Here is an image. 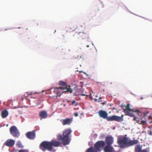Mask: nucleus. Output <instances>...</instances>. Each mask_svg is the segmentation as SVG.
Segmentation results:
<instances>
[{"label":"nucleus","instance_id":"nucleus-1","mask_svg":"<svg viewBox=\"0 0 152 152\" xmlns=\"http://www.w3.org/2000/svg\"><path fill=\"white\" fill-rule=\"evenodd\" d=\"M138 142V141L137 140H130L126 134L120 135L118 137L117 143L121 148H125L137 144Z\"/></svg>","mask_w":152,"mask_h":152},{"label":"nucleus","instance_id":"nucleus-2","mask_svg":"<svg viewBox=\"0 0 152 152\" xmlns=\"http://www.w3.org/2000/svg\"><path fill=\"white\" fill-rule=\"evenodd\" d=\"M72 132V131L70 128L65 129L63 132V137L60 134L58 135V140H62L64 145L68 144L70 142L69 139V135Z\"/></svg>","mask_w":152,"mask_h":152},{"label":"nucleus","instance_id":"nucleus-3","mask_svg":"<svg viewBox=\"0 0 152 152\" xmlns=\"http://www.w3.org/2000/svg\"><path fill=\"white\" fill-rule=\"evenodd\" d=\"M66 86L65 87H56L53 89V92H54L56 94V97L61 95V94L63 93L68 92L71 93L72 92V90L71 88H70V86Z\"/></svg>","mask_w":152,"mask_h":152},{"label":"nucleus","instance_id":"nucleus-4","mask_svg":"<svg viewBox=\"0 0 152 152\" xmlns=\"http://www.w3.org/2000/svg\"><path fill=\"white\" fill-rule=\"evenodd\" d=\"M130 105L129 104H128L126 106V108L124 110V111L126 115L134 117V115L132 113H129L130 111H132V113L136 112L137 114L140 112V111L138 110H134L133 109H132L130 108Z\"/></svg>","mask_w":152,"mask_h":152},{"label":"nucleus","instance_id":"nucleus-5","mask_svg":"<svg viewBox=\"0 0 152 152\" xmlns=\"http://www.w3.org/2000/svg\"><path fill=\"white\" fill-rule=\"evenodd\" d=\"M74 39H85L89 38L88 34L85 33L84 32H79L76 33L73 35Z\"/></svg>","mask_w":152,"mask_h":152},{"label":"nucleus","instance_id":"nucleus-6","mask_svg":"<svg viewBox=\"0 0 152 152\" xmlns=\"http://www.w3.org/2000/svg\"><path fill=\"white\" fill-rule=\"evenodd\" d=\"M10 131L11 134L14 137L18 138L20 135V133L17 127L12 126L10 128Z\"/></svg>","mask_w":152,"mask_h":152},{"label":"nucleus","instance_id":"nucleus-7","mask_svg":"<svg viewBox=\"0 0 152 152\" xmlns=\"http://www.w3.org/2000/svg\"><path fill=\"white\" fill-rule=\"evenodd\" d=\"M105 142L103 141H99L97 142L94 145V148L98 151H101L103 148Z\"/></svg>","mask_w":152,"mask_h":152},{"label":"nucleus","instance_id":"nucleus-8","mask_svg":"<svg viewBox=\"0 0 152 152\" xmlns=\"http://www.w3.org/2000/svg\"><path fill=\"white\" fill-rule=\"evenodd\" d=\"M123 115H122L121 116H118L116 115H114L108 117L106 118L107 121H115L118 122H121L123 121Z\"/></svg>","mask_w":152,"mask_h":152},{"label":"nucleus","instance_id":"nucleus-9","mask_svg":"<svg viewBox=\"0 0 152 152\" xmlns=\"http://www.w3.org/2000/svg\"><path fill=\"white\" fill-rule=\"evenodd\" d=\"M43 147L49 150H51L52 149V147H51V142L48 141H43L40 144V147L41 148Z\"/></svg>","mask_w":152,"mask_h":152},{"label":"nucleus","instance_id":"nucleus-10","mask_svg":"<svg viewBox=\"0 0 152 152\" xmlns=\"http://www.w3.org/2000/svg\"><path fill=\"white\" fill-rule=\"evenodd\" d=\"M105 141L107 145H111L113 142V138L111 136H108L105 137Z\"/></svg>","mask_w":152,"mask_h":152},{"label":"nucleus","instance_id":"nucleus-11","mask_svg":"<svg viewBox=\"0 0 152 152\" xmlns=\"http://www.w3.org/2000/svg\"><path fill=\"white\" fill-rule=\"evenodd\" d=\"M15 142L14 140L9 139L6 141L4 145L9 147H12L14 145Z\"/></svg>","mask_w":152,"mask_h":152},{"label":"nucleus","instance_id":"nucleus-12","mask_svg":"<svg viewBox=\"0 0 152 152\" xmlns=\"http://www.w3.org/2000/svg\"><path fill=\"white\" fill-rule=\"evenodd\" d=\"M26 136L30 139H34L35 137V131L34 130L32 132H28L26 134Z\"/></svg>","mask_w":152,"mask_h":152},{"label":"nucleus","instance_id":"nucleus-13","mask_svg":"<svg viewBox=\"0 0 152 152\" xmlns=\"http://www.w3.org/2000/svg\"><path fill=\"white\" fill-rule=\"evenodd\" d=\"M72 121V118H67L66 119H63L61 120L63 125H70Z\"/></svg>","mask_w":152,"mask_h":152},{"label":"nucleus","instance_id":"nucleus-14","mask_svg":"<svg viewBox=\"0 0 152 152\" xmlns=\"http://www.w3.org/2000/svg\"><path fill=\"white\" fill-rule=\"evenodd\" d=\"M104 152H114L115 151L113 147L111 145H107L104 148Z\"/></svg>","mask_w":152,"mask_h":152},{"label":"nucleus","instance_id":"nucleus-15","mask_svg":"<svg viewBox=\"0 0 152 152\" xmlns=\"http://www.w3.org/2000/svg\"><path fill=\"white\" fill-rule=\"evenodd\" d=\"M99 116L103 118L106 119L107 116V113L104 111L100 110L98 112Z\"/></svg>","mask_w":152,"mask_h":152},{"label":"nucleus","instance_id":"nucleus-16","mask_svg":"<svg viewBox=\"0 0 152 152\" xmlns=\"http://www.w3.org/2000/svg\"><path fill=\"white\" fill-rule=\"evenodd\" d=\"M39 117L42 119H44L46 118L48 115L47 112L46 111H41L39 114Z\"/></svg>","mask_w":152,"mask_h":152},{"label":"nucleus","instance_id":"nucleus-17","mask_svg":"<svg viewBox=\"0 0 152 152\" xmlns=\"http://www.w3.org/2000/svg\"><path fill=\"white\" fill-rule=\"evenodd\" d=\"M50 142L51 147L53 146L56 147L60 145L59 142L57 141H51Z\"/></svg>","mask_w":152,"mask_h":152},{"label":"nucleus","instance_id":"nucleus-18","mask_svg":"<svg viewBox=\"0 0 152 152\" xmlns=\"http://www.w3.org/2000/svg\"><path fill=\"white\" fill-rule=\"evenodd\" d=\"M8 115V112L7 110H4L1 112V115L3 118L6 117Z\"/></svg>","mask_w":152,"mask_h":152},{"label":"nucleus","instance_id":"nucleus-19","mask_svg":"<svg viewBox=\"0 0 152 152\" xmlns=\"http://www.w3.org/2000/svg\"><path fill=\"white\" fill-rule=\"evenodd\" d=\"M86 152H97V151L95 148L91 147L87 149Z\"/></svg>","mask_w":152,"mask_h":152},{"label":"nucleus","instance_id":"nucleus-20","mask_svg":"<svg viewBox=\"0 0 152 152\" xmlns=\"http://www.w3.org/2000/svg\"><path fill=\"white\" fill-rule=\"evenodd\" d=\"M58 85L64 87L67 86L66 83L62 80H61L59 82Z\"/></svg>","mask_w":152,"mask_h":152},{"label":"nucleus","instance_id":"nucleus-21","mask_svg":"<svg viewBox=\"0 0 152 152\" xmlns=\"http://www.w3.org/2000/svg\"><path fill=\"white\" fill-rule=\"evenodd\" d=\"M135 151L137 152H140L141 151V148L140 145H137L135 147Z\"/></svg>","mask_w":152,"mask_h":152},{"label":"nucleus","instance_id":"nucleus-22","mask_svg":"<svg viewBox=\"0 0 152 152\" xmlns=\"http://www.w3.org/2000/svg\"><path fill=\"white\" fill-rule=\"evenodd\" d=\"M17 146L19 148H23V146L20 141H18L16 144Z\"/></svg>","mask_w":152,"mask_h":152},{"label":"nucleus","instance_id":"nucleus-23","mask_svg":"<svg viewBox=\"0 0 152 152\" xmlns=\"http://www.w3.org/2000/svg\"><path fill=\"white\" fill-rule=\"evenodd\" d=\"M18 152H28V151L26 149H21L19 150Z\"/></svg>","mask_w":152,"mask_h":152},{"label":"nucleus","instance_id":"nucleus-24","mask_svg":"<svg viewBox=\"0 0 152 152\" xmlns=\"http://www.w3.org/2000/svg\"><path fill=\"white\" fill-rule=\"evenodd\" d=\"M146 124V122L145 121H142V120L141 122H140V124L142 125H144Z\"/></svg>","mask_w":152,"mask_h":152},{"label":"nucleus","instance_id":"nucleus-25","mask_svg":"<svg viewBox=\"0 0 152 152\" xmlns=\"http://www.w3.org/2000/svg\"><path fill=\"white\" fill-rule=\"evenodd\" d=\"M75 103V106H77V105H78V103H76V101L75 100H73L72 101V104H74Z\"/></svg>","mask_w":152,"mask_h":152},{"label":"nucleus","instance_id":"nucleus-26","mask_svg":"<svg viewBox=\"0 0 152 152\" xmlns=\"http://www.w3.org/2000/svg\"><path fill=\"white\" fill-rule=\"evenodd\" d=\"M134 121H137V122L138 121V120H139V119L140 118H136V117H135V116L134 115Z\"/></svg>","mask_w":152,"mask_h":152},{"label":"nucleus","instance_id":"nucleus-27","mask_svg":"<svg viewBox=\"0 0 152 152\" xmlns=\"http://www.w3.org/2000/svg\"><path fill=\"white\" fill-rule=\"evenodd\" d=\"M26 93L28 95H31L33 94V93L32 92H26Z\"/></svg>","mask_w":152,"mask_h":152},{"label":"nucleus","instance_id":"nucleus-28","mask_svg":"<svg viewBox=\"0 0 152 152\" xmlns=\"http://www.w3.org/2000/svg\"><path fill=\"white\" fill-rule=\"evenodd\" d=\"M140 152H148V151L146 149H143Z\"/></svg>","mask_w":152,"mask_h":152},{"label":"nucleus","instance_id":"nucleus-29","mask_svg":"<svg viewBox=\"0 0 152 152\" xmlns=\"http://www.w3.org/2000/svg\"><path fill=\"white\" fill-rule=\"evenodd\" d=\"M142 119H141V118H140L139 120H138V121L137 122V123H138L139 124H140V122H141V121L142 120Z\"/></svg>","mask_w":152,"mask_h":152},{"label":"nucleus","instance_id":"nucleus-30","mask_svg":"<svg viewBox=\"0 0 152 152\" xmlns=\"http://www.w3.org/2000/svg\"><path fill=\"white\" fill-rule=\"evenodd\" d=\"M74 115L75 117H77L78 116V114L77 113H74Z\"/></svg>","mask_w":152,"mask_h":152},{"label":"nucleus","instance_id":"nucleus-31","mask_svg":"<svg viewBox=\"0 0 152 152\" xmlns=\"http://www.w3.org/2000/svg\"><path fill=\"white\" fill-rule=\"evenodd\" d=\"M81 95L83 96H85L86 95L85 94H81Z\"/></svg>","mask_w":152,"mask_h":152},{"label":"nucleus","instance_id":"nucleus-32","mask_svg":"<svg viewBox=\"0 0 152 152\" xmlns=\"http://www.w3.org/2000/svg\"><path fill=\"white\" fill-rule=\"evenodd\" d=\"M97 99H94V101H97Z\"/></svg>","mask_w":152,"mask_h":152},{"label":"nucleus","instance_id":"nucleus-33","mask_svg":"<svg viewBox=\"0 0 152 152\" xmlns=\"http://www.w3.org/2000/svg\"><path fill=\"white\" fill-rule=\"evenodd\" d=\"M102 98L101 97H99V99H102Z\"/></svg>","mask_w":152,"mask_h":152},{"label":"nucleus","instance_id":"nucleus-34","mask_svg":"<svg viewBox=\"0 0 152 152\" xmlns=\"http://www.w3.org/2000/svg\"><path fill=\"white\" fill-rule=\"evenodd\" d=\"M87 47H89V46L88 45H87Z\"/></svg>","mask_w":152,"mask_h":152},{"label":"nucleus","instance_id":"nucleus-35","mask_svg":"<svg viewBox=\"0 0 152 152\" xmlns=\"http://www.w3.org/2000/svg\"><path fill=\"white\" fill-rule=\"evenodd\" d=\"M82 72L81 71H79V72Z\"/></svg>","mask_w":152,"mask_h":152},{"label":"nucleus","instance_id":"nucleus-36","mask_svg":"<svg viewBox=\"0 0 152 152\" xmlns=\"http://www.w3.org/2000/svg\"><path fill=\"white\" fill-rule=\"evenodd\" d=\"M55 96H52V97H54Z\"/></svg>","mask_w":152,"mask_h":152},{"label":"nucleus","instance_id":"nucleus-37","mask_svg":"<svg viewBox=\"0 0 152 152\" xmlns=\"http://www.w3.org/2000/svg\"><path fill=\"white\" fill-rule=\"evenodd\" d=\"M102 104H104V103H102Z\"/></svg>","mask_w":152,"mask_h":152},{"label":"nucleus","instance_id":"nucleus-38","mask_svg":"<svg viewBox=\"0 0 152 152\" xmlns=\"http://www.w3.org/2000/svg\"><path fill=\"white\" fill-rule=\"evenodd\" d=\"M100 100H99L98 102H100Z\"/></svg>","mask_w":152,"mask_h":152}]
</instances>
